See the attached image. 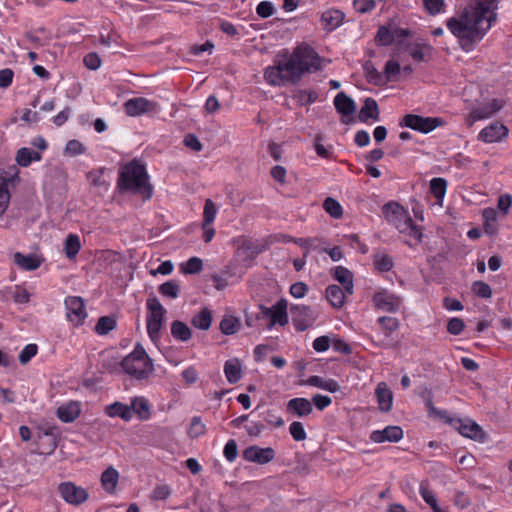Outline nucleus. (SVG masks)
Listing matches in <instances>:
<instances>
[{"label": "nucleus", "mask_w": 512, "mask_h": 512, "mask_svg": "<svg viewBox=\"0 0 512 512\" xmlns=\"http://www.w3.org/2000/svg\"><path fill=\"white\" fill-rule=\"evenodd\" d=\"M500 0H471L459 13L446 20L460 48L469 53L483 40L497 20Z\"/></svg>", "instance_id": "nucleus-1"}, {"label": "nucleus", "mask_w": 512, "mask_h": 512, "mask_svg": "<svg viewBox=\"0 0 512 512\" xmlns=\"http://www.w3.org/2000/svg\"><path fill=\"white\" fill-rule=\"evenodd\" d=\"M154 187L150 181L146 164L140 160L130 161V207L140 208L150 201Z\"/></svg>", "instance_id": "nucleus-2"}, {"label": "nucleus", "mask_w": 512, "mask_h": 512, "mask_svg": "<svg viewBox=\"0 0 512 512\" xmlns=\"http://www.w3.org/2000/svg\"><path fill=\"white\" fill-rule=\"evenodd\" d=\"M264 79L271 86H284L298 81L284 53H279L274 64L265 69Z\"/></svg>", "instance_id": "nucleus-3"}, {"label": "nucleus", "mask_w": 512, "mask_h": 512, "mask_svg": "<svg viewBox=\"0 0 512 512\" xmlns=\"http://www.w3.org/2000/svg\"><path fill=\"white\" fill-rule=\"evenodd\" d=\"M298 80L305 72L319 68V58L308 46H299L291 54L284 53Z\"/></svg>", "instance_id": "nucleus-4"}, {"label": "nucleus", "mask_w": 512, "mask_h": 512, "mask_svg": "<svg viewBox=\"0 0 512 512\" xmlns=\"http://www.w3.org/2000/svg\"><path fill=\"white\" fill-rule=\"evenodd\" d=\"M154 367L151 359L143 347L137 344L130 353V377L137 380H145L153 373Z\"/></svg>", "instance_id": "nucleus-5"}, {"label": "nucleus", "mask_w": 512, "mask_h": 512, "mask_svg": "<svg viewBox=\"0 0 512 512\" xmlns=\"http://www.w3.org/2000/svg\"><path fill=\"white\" fill-rule=\"evenodd\" d=\"M506 102L502 97H488L478 102L470 111L469 121L471 123L489 119L497 114L505 106Z\"/></svg>", "instance_id": "nucleus-6"}, {"label": "nucleus", "mask_w": 512, "mask_h": 512, "mask_svg": "<svg viewBox=\"0 0 512 512\" xmlns=\"http://www.w3.org/2000/svg\"><path fill=\"white\" fill-rule=\"evenodd\" d=\"M147 307V331L150 338L156 341L160 336L166 310L156 298L149 299Z\"/></svg>", "instance_id": "nucleus-7"}, {"label": "nucleus", "mask_w": 512, "mask_h": 512, "mask_svg": "<svg viewBox=\"0 0 512 512\" xmlns=\"http://www.w3.org/2000/svg\"><path fill=\"white\" fill-rule=\"evenodd\" d=\"M383 214L386 220L392 223L399 232H406L412 220L408 211L396 202H389L384 205Z\"/></svg>", "instance_id": "nucleus-8"}, {"label": "nucleus", "mask_w": 512, "mask_h": 512, "mask_svg": "<svg viewBox=\"0 0 512 512\" xmlns=\"http://www.w3.org/2000/svg\"><path fill=\"white\" fill-rule=\"evenodd\" d=\"M60 497L72 506H80L87 501L89 494L86 489L72 481L61 482L57 487Z\"/></svg>", "instance_id": "nucleus-9"}, {"label": "nucleus", "mask_w": 512, "mask_h": 512, "mask_svg": "<svg viewBox=\"0 0 512 512\" xmlns=\"http://www.w3.org/2000/svg\"><path fill=\"white\" fill-rule=\"evenodd\" d=\"M452 426L458 432L469 439L483 443L487 439V434L474 420L470 418H453L451 419Z\"/></svg>", "instance_id": "nucleus-10"}, {"label": "nucleus", "mask_w": 512, "mask_h": 512, "mask_svg": "<svg viewBox=\"0 0 512 512\" xmlns=\"http://www.w3.org/2000/svg\"><path fill=\"white\" fill-rule=\"evenodd\" d=\"M67 320L75 326L84 324L87 318L86 305L80 296H68L64 300Z\"/></svg>", "instance_id": "nucleus-11"}, {"label": "nucleus", "mask_w": 512, "mask_h": 512, "mask_svg": "<svg viewBox=\"0 0 512 512\" xmlns=\"http://www.w3.org/2000/svg\"><path fill=\"white\" fill-rule=\"evenodd\" d=\"M442 120L437 117H422L419 115L408 114L400 122L401 126H406L421 133H429L439 127Z\"/></svg>", "instance_id": "nucleus-12"}, {"label": "nucleus", "mask_w": 512, "mask_h": 512, "mask_svg": "<svg viewBox=\"0 0 512 512\" xmlns=\"http://www.w3.org/2000/svg\"><path fill=\"white\" fill-rule=\"evenodd\" d=\"M508 135L509 129L505 124L493 121L480 130L477 139L486 144L501 143L507 139Z\"/></svg>", "instance_id": "nucleus-13"}, {"label": "nucleus", "mask_w": 512, "mask_h": 512, "mask_svg": "<svg viewBox=\"0 0 512 512\" xmlns=\"http://www.w3.org/2000/svg\"><path fill=\"white\" fill-rule=\"evenodd\" d=\"M288 303L285 299L277 301L271 307L261 306L262 313L265 317L270 319L268 329H272L274 326H285L288 321L287 313Z\"/></svg>", "instance_id": "nucleus-14"}, {"label": "nucleus", "mask_w": 512, "mask_h": 512, "mask_svg": "<svg viewBox=\"0 0 512 512\" xmlns=\"http://www.w3.org/2000/svg\"><path fill=\"white\" fill-rule=\"evenodd\" d=\"M372 300L378 310L390 313L399 311L403 303L401 297L386 289L378 290Z\"/></svg>", "instance_id": "nucleus-15"}, {"label": "nucleus", "mask_w": 512, "mask_h": 512, "mask_svg": "<svg viewBox=\"0 0 512 512\" xmlns=\"http://www.w3.org/2000/svg\"><path fill=\"white\" fill-rule=\"evenodd\" d=\"M292 320L295 328L304 331L314 325L317 320V313L305 305H295L291 308Z\"/></svg>", "instance_id": "nucleus-16"}, {"label": "nucleus", "mask_w": 512, "mask_h": 512, "mask_svg": "<svg viewBox=\"0 0 512 512\" xmlns=\"http://www.w3.org/2000/svg\"><path fill=\"white\" fill-rule=\"evenodd\" d=\"M409 31L394 25L381 26L376 35V41L383 46L399 43L402 38L407 37Z\"/></svg>", "instance_id": "nucleus-17"}, {"label": "nucleus", "mask_w": 512, "mask_h": 512, "mask_svg": "<svg viewBox=\"0 0 512 512\" xmlns=\"http://www.w3.org/2000/svg\"><path fill=\"white\" fill-rule=\"evenodd\" d=\"M243 457L248 462L264 465L275 458V451L271 447L262 448L252 445L243 451Z\"/></svg>", "instance_id": "nucleus-18"}, {"label": "nucleus", "mask_w": 512, "mask_h": 512, "mask_svg": "<svg viewBox=\"0 0 512 512\" xmlns=\"http://www.w3.org/2000/svg\"><path fill=\"white\" fill-rule=\"evenodd\" d=\"M13 260L19 269L23 271H34L42 265L45 259L42 255L35 253L25 255L21 252H15Z\"/></svg>", "instance_id": "nucleus-19"}, {"label": "nucleus", "mask_w": 512, "mask_h": 512, "mask_svg": "<svg viewBox=\"0 0 512 512\" xmlns=\"http://www.w3.org/2000/svg\"><path fill=\"white\" fill-rule=\"evenodd\" d=\"M403 437V430L399 426H387L382 430L371 433L370 439L375 443L398 442Z\"/></svg>", "instance_id": "nucleus-20"}, {"label": "nucleus", "mask_w": 512, "mask_h": 512, "mask_svg": "<svg viewBox=\"0 0 512 512\" xmlns=\"http://www.w3.org/2000/svg\"><path fill=\"white\" fill-rule=\"evenodd\" d=\"M405 51L411 56V58L415 61H427L432 56L433 48L431 45L422 42L415 41L408 43L405 46Z\"/></svg>", "instance_id": "nucleus-21"}, {"label": "nucleus", "mask_w": 512, "mask_h": 512, "mask_svg": "<svg viewBox=\"0 0 512 512\" xmlns=\"http://www.w3.org/2000/svg\"><path fill=\"white\" fill-rule=\"evenodd\" d=\"M223 372L229 384L238 383L243 375V363L237 358L233 357L225 361Z\"/></svg>", "instance_id": "nucleus-22"}, {"label": "nucleus", "mask_w": 512, "mask_h": 512, "mask_svg": "<svg viewBox=\"0 0 512 512\" xmlns=\"http://www.w3.org/2000/svg\"><path fill=\"white\" fill-rule=\"evenodd\" d=\"M130 412L139 420L147 421L152 415V404L143 396L135 397L130 403Z\"/></svg>", "instance_id": "nucleus-23"}, {"label": "nucleus", "mask_w": 512, "mask_h": 512, "mask_svg": "<svg viewBox=\"0 0 512 512\" xmlns=\"http://www.w3.org/2000/svg\"><path fill=\"white\" fill-rule=\"evenodd\" d=\"M481 215L485 234L490 236L498 234L500 229V225L498 223V211L495 208L487 207L482 210Z\"/></svg>", "instance_id": "nucleus-24"}, {"label": "nucleus", "mask_w": 512, "mask_h": 512, "mask_svg": "<svg viewBox=\"0 0 512 512\" xmlns=\"http://www.w3.org/2000/svg\"><path fill=\"white\" fill-rule=\"evenodd\" d=\"M375 396L380 411L389 412L392 409L393 393L385 382H380L377 384L375 389Z\"/></svg>", "instance_id": "nucleus-25"}, {"label": "nucleus", "mask_w": 512, "mask_h": 512, "mask_svg": "<svg viewBox=\"0 0 512 512\" xmlns=\"http://www.w3.org/2000/svg\"><path fill=\"white\" fill-rule=\"evenodd\" d=\"M81 413L80 404L76 401H70L62 404L57 408V417L64 423L75 421Z\"/></svg>", "instance_id": "nucleus-26"}, {"label": "nucleus", "mask_w": 512, "mask_h": 512, "mask_svg": "<svg viewBox=\"0 0 512 512\" xmlns=\"http://www.w3.org/2000/svg\"><path fill=\"white\" fill-rule=\"evenodd\" d=\"M334 106L343 117H350L356 111V104L344 92H339L334 98Z\"/></svg>", "instance_id": "nucleus-27"}, {"label": "nucleus", "mask_w": 512, "mask_h": 512, "mask_svg": "<svg viewBox=\"0 0 512 512\" xmlns=\"http://www.w3.org/2000/svg\"><path fill=\"white\" fill-rule=\"evenodd\" d=\"M344 13L338 9H329L322 13L321 22L324 29L335 30L344 21Z\"/></svg>", "instance_id": "nucleus-28"}, {"label": "nucleus", "mask_w": 512, "mask_h": 512, "mask_svg": "<svg viewBox=\"0 0 512 512\" xmlns=\"http://www.w3.org/2000/svg\"><path fill=\"white\" fill-rule=\"evenodd\" d=\"M41 160L42 155L40 152L27 147L18 149L15 155V161L20 167H28L32 162H39Z\"/></svg>", "instance_id": "nucleus-29"}, {"label": "nucleus", "mask_w": 512, "mask_h": 512, "mask_svg": "<svg viewBox=\"0 0 512 512\" xmlns=\"http://www.w3.org/2000/svg\"><path fill=\"white\" fill-rule=\"evenodd\" d=\"M328 302L334 308H341L346 300L347 292L338 285H329L325 291Z\"/></svg>", "instance_id": "nucleus-30"}, {"label": "nucleus", "mask_w": 512, "mask_h": 512, "mask_svg": "<svg viewBox=\"0 0 512 512\" xmlns=\"http://www.w3.org/2000/svg\"><path fill=\"white\" fill-rule=\"evenodd\" d=\"M287 409L299 417L307 416L313 410L311 402L306 398H293L289 400Z\"/></svg>", "instance_id": "nucleus-31"}, {"label": "nucleus", "mask_w": 512, "mask_h": 512, "mask_svg": "<svg viewBox=\"0 0 512 512\" xmlns=\"http://www.w3.org/2000/svg\"><path fill=\"white\" fill-rule=\"evenodd\" d=\"M333 276L335 280H337L340 284L343 285V288L347 292L348 295L353 293V275L352 273L343 266H337L333 269Z\"/></svg>", "instance_id": "nucleus-32"}, {"label": "nucleus", "mask_w": 512, "mask_h": 512, "mask_svg": "<svg viewBox=\"0 0 512 512\" xmlns=\"http://www.w3.org/2000/svg\"><path fill=\"white\" fill-rule=\"evenodd\" d=\"M241 328V320L232 314H225L220 321L219 329L224 335H233Z\"/></svg>", "instance_id": "nucleus-33"}, {"label": "nucleus", "mask_w": 512, "mask_h": 512, "mask_svg": "<svg viewBox=\"0 0 512 512\" xmlns=\"http://www.w3.org/2000/svg\"><path fill=\"white\" fill-rule=\"evenodd\" d=\"M104 366L111 372L116 374L128 373V355L111 356L105 361Z\"/></svg>", "instance_id": "nucleus-34"}, {"label": "nucleus", "mask_w": 512, "mask_h": 512, "mask_svg": "<svg viewBox=\"0 0 512 512\" xmlns=\"http://www.w3.org/2000/svg\"><path fill=\"white\" fill-rule=\"evenodd\" d=\"M307 384L316 388L336 393L340 390V384L334 379H325L320 376H311L307 380Z\"/></svg>", "instance_id": "nucleus-35"}, {"label": "nucleus", "mask_w": 512, "mask_h": 512, "mask_svg": "<svg viewBox=\"0 0 512 512\" xmlns=\"http://www.w3.org/2000/svg\"><path fill=\"white\" fill-rule=\"evenodd\" d=\"M447 191V181L444 178H433L430 181V192L436 198V204L443 206L444 197Z\"/></svg>", "instance_id": "nucleus-36"}, {"label": "nucleus", "mask_w": 512, "mask_h": 512, "mask_svg": "<svg viewBox=\"0 0 512 512\" xmlns=\"http://www.w3.org/2000/svg\"><path fill=\"white\" fill-rule=\"evenodd\" d=\"M154 109V104L142 97L130 98V116L141 115Z\"/></svg>", "instance_id": "nucleus-37"}, {"label": "nucleus", "mask_w": 512, "mask_h": 512, "mask_svg": "<svg viewBox=\"0 0 512 512\" xmlns=\"http://www.w3.org/2000/svg\"><path fill=\"white\" fill-rule=\"evenodd\" d=\"M419 493L425 503L429 505L433 510V512H447L446 509L439 506L436 495L431 489H429L427 484H420Z\"/></svg>", "instance_id": "nucleus-38"}, {"label": "nucleus", "mask_w": 512, "mask_h": 512, "mask_svg": "<svg viewBox=\"0 0 512 512\" xmlns=\"http://www.w3.org/2000/svg\"><path fill=\"white\" fill-rule=\"evenodd\" d=\"M118 471L112 467L106 469L101 475V484L104 490L108 493L114 492L118 483Z\"/></svg>", "instance_id": "nucleus-39"}, {"label": "nucleus", "mask_w": 512, "mask_h": 512, "mask_svg": "<svg viewBox=\"0 0 512 512\" xmlns=\"http://www.w3.org/2000/svg\"><path fill=\"white\" fill-rule=\"evenodd\" d=\"M191 322L195 328L206 331L212 324V312L204 308L193 316Z\"/></svg>", "instance_id": "nucleus-40"}, {"label": "nucleus", "mask_w": 512, "mask_h": 512, "mask_svg": "<svg viewBox=\"0 0 512 512\" xmlns=\"http://www.w3.org/2000/svg\"><path fill=\"white\" fill-rule=\"evenodd\" d=\"M81 249L80 238L77 234H69L64 243V252L68 259L74 260Z\"/></svg>", "instance_id": "nucleus-41"}, {"label": "nucleus", "mask_w": 512, "mask_h": 512, "mask_svg": "<svg viewBox=\"0 0 512 512\" xmlns=\"http://www.w3.org/2000/svg\"><path fill=\"white\" fill-rule=\"evenodd\" d=\"M378 324L380 325V333L385 339L389 338L391 334L399 328L398 319L389 316L379 317Z\"/></svg>", "instance_id": "nucleus-42"}, {"label": "nucleus", "mask_w": 512, "mask_h": 512, "mask_svg": "<svg viewBox=\"0 0 512 512\" xmlns=\"http://www.w3.org/2000/svg\"><path fill=\"white\" fill-rule=\"evenodd\" d=\"M171 335L176 340L186 342L192 337V331L184 322L174 321L171 324Z\"/></svg>", "instance_id": "nucleus-43"}, {"label": "nucleus", "mask_w": 512, "mask_h": 512, "mask_svg": "<svg viewBox=\"0 0 512 512\" xmlns=\"http://www.w3.org/2000/svg\"><path fill=\"white\" fill-rule=\"evenodd\" d=\"M359 116L363 121H367L368 119L377 120L379 117V109L376 101L372 98H367L360 110Z\"/></svg>", "instance_id": "nucleus-44"}, {"label": "nucleus", "mask_w": 512, "mask_h": 512, "mask_svg": "<svg viewBox=\"0 0 512 512\" xmlns=\"http://www.w3.org/2000/svg\"><path fill=\"white\" fill-rule=\"evenodd\" d=\"M104 173V168L93 169L87 173V180L92 186L101 188L106 191L108 189L109 183L105 179Z\"/></svg>", "instance_id": "nucleus-45"}, {"label": "nucleus", "mask_w": 512, "mask_h": 512, "mask_svg": "<svg viewBox=\"0 0 512 512\" xmlns=\"http://www.w3.org/2000/svg\"><path fill=\"white\" fill-rule=\"evenodd\" d=\"M105 413L109 417H120L123 420H128V405L121 402H114L105 407Z\"/></svg>", "instance_id": "nucleus-46"}, {"label": "nucleus", "mask_w": 512, "mask_h": 512, "mask_svg": "<svg viewBox=\"0 0 512 512\" xmlns=\"http://www.w3.org/2000/svg\"><path fill=\"white\" fill-rule=\"evenodd\" d=\"M116 324L117 323L114 317L102 316L99 318L95 326V332L98 335H106L116 327Z\"/></svg>", "instance_id": "nucleus-47"}, {"label": "nucleus", "mask_w": 512, "mask_h": 512, "mask_svg": "<svg viewBox=\"0 0 512 512\" xmlns=\"http://www.w3.org/2000/svg\"><path fill=\"white\" fill-rule=\"evenodd\" d=\"M400 71V63L394 57L385 64L384 74L388 81H396L399 78Z\"/></svg>", "instance_id": "nucleus-48"}, {"label": "nucleus", "mask_w": 512, "mask_h": 512, "mask_svg": "<svg viewBox=\"0 0 512 512\" xmlns=\"http://www.w3.org/2000/svg\"><path fill=\"white\" fill-rule=\"evenodd\" d=\"M203 268V262L198 257H191L180 265V269L184 274H196Z\"/></svg>", "instance_id": "nucleus-49"}, {"label": "nucleus", "mask_w": 512, "mask_h": 512, "mask_svg": "<svg viewBox=\"0 0 512 512\" xmlns=\"http://www.w3.org/2000/svg\"><path fill=\"white\" fill-rule=\"evenodd\" d=\"M323 208L326 213L336 219L340 218L343 214L341 204L333 198H327L323 203Z\"/></svg>", "instance_id": "nucleus-50"}, {"label": "nucleus", "mask_w": 512, "mask_h": 512, "mask_svg": "<svg viewBox=\"0 0 512 512\" xmlns=\"http://www.w3.org/2000/svg\"><path fill=\"white\" fill-rule=\"evenodd\" d=\"M423 5L426 12L430 15H437L446 11L444 0H423Z\"/></svg>", "instance_id": "nucleus-51"}, {"label": "nucleus", "mask_w": 512, "mask_h": 512, "mask_svg": "<svg viewBox=\"0 0 512 512\" xmlns=\"http://www.w3.org/2000/svg\"><path fill=\"white\" fill-rule=\"evenodd\" d=\"M159 292L161 295L165 297L175 299L178 297L179 294V285L176 281H167L160 285Z\"/></svg>", "instance_id": "nucleus-52"}, {"label": "nucleus", "mask_w": 512, "mask_h": 512, "mask_svg": "<svg viewBox=\"0 0 512 512\" xmlns=\"http://www.w3.org/2000/svg\"><path fill=\"white\" fill-rule=\"evenodd\" d=\"M217 215V208L214 202L211 199H207L204 204L203 210V223L206 225H211Z\"/></svg>", "instance_id": "nucleus-53"}, {"label": "nucleus", "mask_w": 512, "mask_h": 512, "mask_svg": "<svg viewBox=\"0 0 512 512\" xmlns=\"http://www.w3.org/2000/svg\"><path fill=\"white\" fill-rule=\"evenodd\" d=\"M374 265L381 272L389 271L393 267L392 259L384 253H377L374 256Z\"/></svg>", "instance_id": "nucleus-54"}, {"label": "nucleus", "mask_w": 512, "mask_h": 512, "mask_svg": "<svg viewBox=\"0 0 512 512\" xmlns=\"http://www.w3.org/2000/svg\"><path fill=\"white\" fill-rule=\"evenodd\" d=\"M472 292L480 298L489 299L492 296L491 287L483 281H475L472 284Z\"/></svg>", "instance_id": "nucleus-55"}, {"label": "nucleus", "mask_w": 512, "mask_h": 512, "mask_svg": "<svg viewBox=\"0 0 512 512\" xmlns=\"http://www.w3.org/2000/svg\"><path fill=\"white\" fill-rule=\"evenodd\" d=\"M206 426L199 417H193L189 426L188 434L191 438H198L204 435Z\"/></svg>", "instance_id": "nucleus-56"}, {"label": "nucleus", "mask_w": 512, "mask_h": 512, "mask_svg": "<svg viewBox=\"0 0 512 512\" xmlns=\"http://www.w3.org/2000/svg\"><path fill=\"white\" fill-rule=\"evenodd\" d=\"M38 346L34 343L27 344L20 352L18 359L23 365L27 364L33 357L37 355Z\"/></svg>", "instance_id": "nucleus-57"}, {"label": "nucleus", "mask_w": 512, "mask_h": 512, "mask_svg": "<svg viewBox=\"0 0 512 512\" xmlns=\"http://www.w3.org/2000/svg\"><path fill=\"white\" fill-rule=\"evenodd\" d=\"M85 146L76 139L69 140L65 146V153L70 156H77L85 153Z\"/></svg>", "instance_id": "nucleus-58"}, {"label": "nucleus", "mask_w": 512, "mask_h": 512, "mask_svg": "<svg viewBox=\"0 0 512 512\" xmlns=\"http://www.w3.org/2000/svg\"><path fill=\"white\" fill-rule=\"evenodd\" d=\"M289 432L294 440L296 441H302L305 440L307 437L306 431L304 429V426L301 422L294 421L289 426Z\"/></svg>", "instance_id": "nucleus-59"}, {"label": "nucleus", "mask_w": 512, "mask_h": 512, "mask_svg": "<svg viewBox=\"0 0 512 512\" xmlns=\"http://www.w3.org/2000/svg\"><path fill=\"white\" fill-rule=\"evenodd\" d=\"M404 234H407L409 237L412 238V241L409 242L410 245H415L421 242L423 233L422 229L416 225H414L413 221L411 220L409 223V227H407V231L403 232Z\"/></svg>", "instance_id": "nucleus-60"}, {"label": "nucleus", "mask_w": 512, "mask_h": 512, "mask_svg": "<svg viewBox=\"0 0 512 512\" xmlns=\"http://www.w3.org/2000/svg\"><path fill=\"white\" fill-rule=\"evenodd\" d=\"M83 63L89 70H97L100 68L102 61L96 52H90L84 56Z\"/></svg>", "instance_id": "nucleus-61"}, {"label": "nucleus", "mask_w": 512, "mask_h": 512, "mask_svg": "<svg viewBox=\"0 0 512 512\" xmlns=\"http://www.w3.org/2000/svg\"><path fill=\"white\" fill-rule=\"evenodd\" d=\"M20 182L19 171L14 167V172L8 176L0 177V187L9 190Z\"/></svg>", "instance_id": "nucleus-62"}, {"label": "nucleus", "mask_w": 512, "mask_h": 512, "mask_svg": "<svg viewBox=\"0 0 512 512\" xmlns=\"http://www.w3.org/2000/svg\"><path fill=\"white\" fill-rule=\"evenodd\" d=\"M512 206V197L509 194H503L498 198L497 208L502 216L508 215Z\"/></svg>", "instance_id": "nucleus-63"}, {"label": "nucleus", "mask_w": 512, "mask_h": 512, "mask_svg": "<svg viewBox=\"0 0 512 512\" xmlns=\"http://www.w3.org/2000/svg\"><path fill=\"white\" fill-rule=\"evenodd\" d=\"M465 324L458 317L451 318L447 324V331L452 335H459L464 330Z\"/></svg>", "instance_id": "nucleus-64"}]
</instances>
